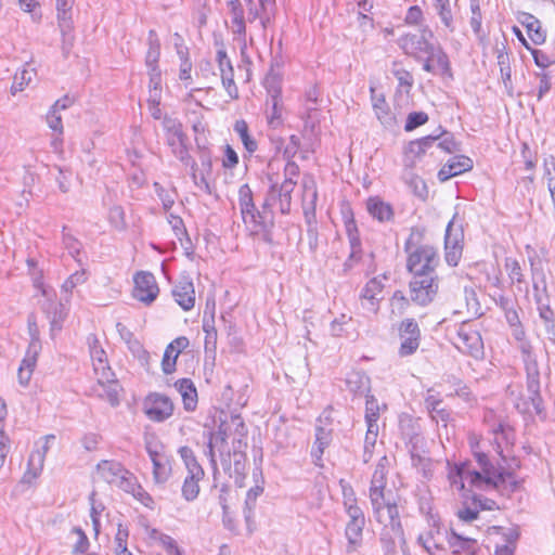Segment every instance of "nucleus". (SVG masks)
<instances>
[{
    "label": "nucleus",
    "mask_w": 555,
    "mask_h": 555,
    "mask_svg": "<svg viewBox=\"0 0 555 555\" xmlns=\"http://www.w3.org/2000/svg\"><path fill=\"white\" fill-rule=\"evenodd\" d=\"M133 298L145 305H151L157 298L159 288L152 273L145 271L138 272L133 278Z\"/></svg>",
    "instance_id": "2eb2a0df"
},
{
    "label": "nucleus",
    "mask_w": 555,
    "mask_h": 555,
    "mask_svg": "<svg viewBox=\"0 0 555 555\" xmlns=\"http://www.w3.org/2000/svg\"><path fill=\"white\" fill-rule=\"evenodd\" d=\"M439 289L437 274H413L409 283V295L417 306H428L434 301Z\"/></svg>",
    "instance_id": "0eeeda50"
},
{
    "label": "nucleus",
    "mask_w": 555,
    "mask_h": 555,
    "mask_svg": "<svg viewBox=\"0 0 555 555\" xmlns=\"http://www.w3.org/2000/svg\"><path fill=\"white\" fill-rule=\"evenodd\" d=\"M365 522L360 521H349L346 526V538L348 540V544L346 547L347 553L354 552L358 546H360L362 541V531Z\"/></svg>",
    "instance_id": "e433bc0d"
},
{
    "label": "nucleus",
    "mask_w": 555,
    "mask_h": 555,
    "mask_svg": "<svg viewBox=\"0 0 555 555\" xmlns=\"http://www.w3.org/2000/svg\"><path fill=\"white\" fill-rule=\"evenodd\" d=\"M456 348L475 359L483 356V343L480 334L470 327H461L455 343Z\"/></svg>",
    "instance_id": "f3484780"
},
{
    "label": "nucleus",
    "mask_w": 555,
    "mask_h": 555,
    "mask_svg": "<svg viewBox=\"0 0 555 555\" xmlns=\"http://www.w3.org/2000/svg\"><path fill=\"white\" fill-rule=\"evenodd\" d=\"M144 412L153 422H164L173 413L171 400L160 393H151L144 401Z\"/></svg>",
    "instance_id": "dca6fc26"
},
{
    "label": "nucleus",
    "mask_w": 555,
    "mask_h": 555,
    "mask_svg": "<svg viewBox=\"0 0 555 555\" xmlns=\"http://www.w3.org/2000/svg\"><path fill=\"white\" fill-rule=\"evenodd\" d=\"M386 279V275L375 276L371 279L361 291V305L366 311L371 313H376L378 311L379 300L383 298V281Z\"/></svg>",
    "instance_id": "a211bd4d"
},
{
    "label": "nucleus",
    "mask_w": 555,
    "mask_h": 555,
    "mask_svg": "<svg viewBox=\"0 0 555 555\" xmlns=\"http://www.w3.org/2000/svg\"><path fill=\"white\" fill-rule=\"evenodd\" d=\"M108 221L114 228H116L118 230L124 229L125 228L124 209L120 206L112 207L108 212Z\"/></svg>",
    "instance_id": "e2e57ef3"
},
{
    "label": "nucleus",
    "mask_w": 555,
    "mask_h": 555,
    "mask_svg": "<svg viewBox=\"0 0 555 555\" xmlns=\"http://www.w3.org/2000/svg\"><path fill=\"white\" fill-rule=\"evenodd\" d=\"M379 418V405L377 400L372 395H366L365 402V422L366 426L370 424H377Z\"/></svg>",
    "instance_id": "09e8293b"
},
{
    "label": "nucleus",
    "mask_w": 555,
    "mask_h": 555,
    "mask_svg": "<svg viewBox=\"0 0 555 555\" xmlns=\"http://www.w3.org/2000/svg\"><path fill=\"white\" fill-rule=\"evenodd\" d=\"M122 474L127 469L119 462L103 460L95 467L94 478L115 486Z\"/></svg>",
    "instance_id": "b1692460"
},
{
    "label": "nucleus",
    "mask_w": 555,
    "mask_h": 555,
    "mask_svg": "<svg viewBox=\"0 0 555 555\" xmlns=\"http://www.w3.org/2000/svg\"><path fill=\"white\" fill-rule=\"evenodd\" d=\"M378 436V425L370 424L366 429L364 446H363V462L369 463L373 456V451Z\"/></svg>",
    "instance_id": "58836bf2"
},
{
    "label": "nucleus",
    "mask_w": 555,
    "mask_h": 555,
    "mask_svg": "<svg viewBox=\"0 0 555 555\" xmlns=\"http://www.w3.org/2000/svg\"><path fill=\"white\" fill-rule=\"evenodd\" d=\"M518 22L526 28L528 37L534 44H542L546 39V33L542 29L541 22L530 13L520 12Z\"/></svg>",
    "instance_id": "a878e982"
},
{
    "label": "nucleus",
    "mask_w": 555,
    "mask_h": 555,
    "mask_svg": "<svg viewBox=\"0 0 555 555\" xmlns=\"http://www.w3.org/2000/svg\"><path fill=\"white\" fill-rule=\"evenodd\" d=\"M47 122L52 130L57 131L59 133L63 132L62 117L59 111L50 108L47 115Z\"/></svg>",
    "instance_id": "774afa93"
},
{
    "label": "nucleus",
    "mask_w": 555,
    "mask_h": 555,
    "mask_svg": "<svg viewBox=\"0 0 555 555\" xmlns=\"http://www.w3.org/2000/svg\"><path fill=\"white\" fill-rule=\"evenodd\" d=\"M426 152V147L423 142L418 140L412 141L409 144L406 157L404 160V166L412 168L415 164L414 159H410V155L412 154L414 157H421Z\"/></svg>",
    "instance_id": "4d7b16f0"
},
{
    "label": "nucleus",
    "mask_w": 555,
    "mask_h": 555,
    "mask_svg": "<svg viewBox=\"0 0 555 555\" xmlns=\"http://www.w3.org/2000/svg\"><path fill=\"white\" fill-rule=\"evenodd\" d=\"M319 425L315 427V441L314 446L311 450V456L314 459V463L317 465H321L319 462L322 459L324 450L331 444L332 442V429L322 426V420H319Z\"/></svg>",
    "instance_id": "c85d7f7f"
},
{
    "label": "nucleus",
    "mask_w": 555,
    "mask_h": 555,
    "mask_svg": "<svg viewBox=\"0 0 555 555\" xmlns=\"http://www.w3.org/2000/svg\"><path fill=\"white\" fill-rule=\"evenodd\" d=\"M420 62L423 69L433 75H447L450 73V62L446 52L439 46H433Z\"/></svg>",
    "instance_id": "6ab92c4d"
},
{
    "label": "nucleus",
    "mask_w": 555,
    "mask_h": 555,
    "mask_svg": "<svg viewBox=\"0 0 555 555\" xmlns=\"http://www.w3.org/2000/svg\"><path fill=\"white\" fill-rule=\"evenodd\" d=\"M389 467H390L389 459L386 455L382 456L373 472L371 480L387 481V475L389 473Z\"/></svg>",
    "instance_id": "680f3d73"
},
{
    "label": "nucleus",
    "mask_w": 555,
    "mask_h": 555,
    "mask_svg": "<svg viewBox=\"0 0 555 555\" xmlns=\"http://www.w3.org/2000/svg\"><path fill=\"white\" fill-rule=\"evenodd\" d=\"M296 181L284 180L281 185L276 181H271L269 196L270 198H278L280 203V210L286 215L291 211L292 193L296 185Z\"/></svg>",
    "instance_id": "5701e85b"
},
{
    "label": "nucleus",
    "mask_w": 555,
    "mask_h": 555,
    "mask_svg": "<svg viewBox=\"0 0 555 555\" xmlns=\"http://www.w3.org/2000/svg\"><path fill=\"white\" fill-rule=\"evenodd\" d=\"M63 244L64 247L68 250L69 255L78 262H80V259L78 258L81 249V243L76 240L73 235L69 233H65V230L63 231Z\"/></svg>",
    "instance_id": "6e6d98bb"
},
{
    "label": "nucleus",
    "mask_w": 555,
    "mask_h": 555,
    "mask_svg": "<svg viewBox=\"0 0 555 555\" xmlns=\"http://www.w3.org/2000/svg\"><path fill=\"white\" fill-rule=\"evenodd\" d=\"M34 286L41 292L43 297H46V302L42 305V309L50 321L51 332L54 333L61 331L63 321L66 317L63 304L53 299V291L44 286L40 276H34Z\"/></svg>",
    "instance_id": "9d476101"
},
{
    "label": "nucleus",
    "mask_w": 555,
    "mask_h": 555,
    "mask_svg": "<svg viewBox=\"0 0 555 555\" xmlns=\"http://www.w3.org/2000/svg\"><path fill=\"white\" fill-rule=\"evenodd\" d=\"M412 464L425 478L433 475V462L429 457L412 453Z\"/></svg>",
    "instance_id": "864d4df0"
},
{
    "label": "nucleus",
    "mask_w": 555,
    "mask_h": 555,
    "mask_svg": "<svg viewBox=\"0 0 555 555\" xmlns=\"http://www.w3.org/2000/svg\"><path fill=\"white\" fill-rule=\"evenodd\" d=\"M115 487H117V488L124 490L125 492L130 493V494L133 495L135 490L139 487V483H138L137 478L134 477V475L127 469V474H122L119 477V479H118L117 483L115 485Z\"/></svg>",
    "instance_id": "3c124183"
},
{
    "label": "nucleus",
    "mask_w": 555,
    "mask_h": 555,
    "mask_svg": "<svg viewBox=\"0 0 555 555\" xmlns=\"http://www.w3.org/2000/svg\"><path fill=\"white\" fill-rule=\"evenodd\" d=\"M391 73L397 78L399 86L405 88V91L409 92L414 83L412 74L398 63L393 64Z\"/></svg>",
    "instance_id": "de8ad7c7"
},
{
    "label": "nucleus",
    "mask_w": 555,
    "mask_h": 555,
    "mask_svg": "<svg viewBox=\"0 0 555 555\" xmlns=\"http://www.w3.org/2000/svg\"><path fill=\"white\" fill-rule=\"evenodd\" d=\"M400 357H409L416 352L421 343V330L414 319H404L399 325Z\"/></svg>",
    "instance_id": "ddd939ff"
},
{
    "label": "nucleus",
    "mask_w": 555,
    "mask_h": 555,
    "mask_svg": "<svg viewBox=\"0 0 555 555\" xmlns=\"http://www.w3.org/2000/svg\"><path fill=\"white\" fill-rule=\"evenodd\" d=\"M75 0H55L57 12V24L62 35V52L65 57L70 53L74 42V23L72 18V10Z\"/></svg>",
    "instance_id": "1a4fd4ad"
},
{
    "label": "nucleus",
    "mask_w": 555,
    "mask_h": 555,
    "mask_svg": "<svg viewBox=\"0 0 555 555\" xmlns=\"http://www.w3.org/2000/svg\"><path fill=\"white\" fill-rule=\"evenodd\" d=\"M533 287L535 291L534 297L539 311V318L543 323L544 333L546 334L550 343L555 345V313L547 304V296L545 294L546 284L543 282L541 289L537 283L533 285Z\"/></svg>",
    "instance_id": "4468645a"
},
{
    "label": "nucleus",
    "mask_w": 555,
    "mask_h": 555,
    "mask_svg": "<svg viewBox=\"0 0 555 555\" xmlns=\"http://www.w3.org/2000/svg\"><path fill=\"white\" fill-rule=\"evenodd\" d=\"M54 441V435H47L36 443V449L29 455L27 469L22 479L23 482L31 483L40 476L43 469L46 455Z\"/></svg>",
    "instance_id": "9b49d317"
},
{
    "label": "nucleus",
    "mask_w": 555,
    "mask_h": 555,
    "mask_svg": "<svg viewBox=\"0 0 555 555\" xmlns=\"http://www.w3.org/2000/svg\"><path fill=\"white\" fill-rule=\"evenodd\" d=\"M238 204L242 219L253 233L268 232L273 225V215L270 210L269 199L263 203L261 211L257 210L253 199V192L248 184L241 185L238 190Z\"/></svg>",
    "instance_id": "39448f33"
},
{
    "label": "nucleus",
    "mask_w": 555,
    "mask_h": 555,
    "mask_svg": "<svg viewBox=\"0 0 555 555\" xmlns=\"http://www.w3.org/2000/svg\"><path fill=\"white\" fill-rule=\"evenodd\" d=\"M421 233L412 230L404 244L408 255L406 269L412 274H436L439 263L437 249L430 245H420Z\"/></svg>",
    "instance_id": "20e7f679"
},
{
    "label": "nucleus",
    "mask_w": 555,
    "mask_h": 555,
    "mask_svg": "<svg viewBox=\"0 0 555 555\" xmlns=\"http://www.w3.org/2000/svg\"><path fill=\"white\" fill-rule=\"evenodd\" d=\"M175 352L167 346L162 361V369L165 374H171L176 370L178 358L173 357Z\"/></svg>",
    "instance_id": "338daca9"
},
{
    "label": "nucleus",
    "mask_w": 555,
    "mask_h": 555,
    "mask_svg": "<svg viewBox=\"0 0 555 555\" xmlns=\"http://www.w3.org/2000/svg\"><path fill=\"white\" fill-rule=\"evenodd\" d=\"M41 350V343L37 338L30 340L26 354L22 360L17 372V378L21 385L26 386L33 375L34 369L37 363L38 354Z\"/></svg>",
    "instance_id": "4be33fe9"
},
{
    "label": "nucleus",
    "mask_w": 555,
    "mask_h": 555,
    "mask_svg": "<svg viewBox=\"0 0 555 555\" xmlns=\"http://www.w3.org/2000/svg\"><path fill=\"white\" fill-rule=\"evenodd\" d=\"M172 295L177 304L185 311L191 310L195 304V291L192 281L181 280L173 288Z\"/></svg>",
    "instance_id": "bb28decb"
},
{
    "label": "nucleus",
    "mask_w": 555,
    "mask_h": 555,
    "mask_svg": "<svg viewBox=\"0 0 555 555\" xmlns=\"http://www.w3.org/2000/svg\"><path fill=\"white\" fill-rule=\"evenodd\" d=\"M302 208H304V216L305 220L309 227V231L314 230L317 225V219H315V205L317 199H307L302 201Z\"/></svg>",
    "instance_id": "5fc2aeb1"
},
{
    "label": "nucleus",
    "mask_w": 555,
    "mask_h": 555,
    "mask_svg": "<svg viewBox=\"0 0 555 555\" xmlns=\"http://www.w3.org/2000/svg\"><path fill=\"white\" fill-rule=\"evenodd\" d=\"M433 8L436 14L439 16L443 26L450 31L455 30L454 25V11L451 4V0H433Z\"/></svg>",
    "instance_id": "473e14b6"
},
{
    "label": "nucleus",
    "mask_w": 555,
    "mask_h": 555,
    "mask_svg": "<svg viewBox=\"0 0 555 555\" xmlns=\"http://www.w3.org/2000/svg\"><path fill=\"white\" fill-rule=\"evenodd\" d=\"M448 163L451 166L454 176L469 171L473 168V160L464 155L454 156L449 159Z\"/></svg>",
    "instance_id": "8fccbe9b"
},
{
    "label": "nucleus",
    "mask_w": 555,
    "mask_h": 555,
    "mask_svg": "<svg viewBox=\"0 0 555 555\" xmlns=\"http://www.w3.org/2000/svg\"><path fill=\"white\" fill-rule=\"evenodd\" d=\"M222 85L232 100L238 98V90L234 82V74L228 73L221 76Z\"/></svg>",
    "instance_id": "69168bd1"
},
{
    "label": "nucleus",
    "mask_w": 555,
    "mask_h": 555,
    "mask_svg": "<svg viewBox=\"0 0 555 555\" xmlns=\"http://www.w3.org/2000/svg\"><path fill=\"white\" fill-rule=\"evenodd\" d=\"M447 542L449 547L452 550V553L455 555H460L462 553H464V555L474 554V539L464 538L455 532H452L447 537Z\"/></svg>",
    "instance_id": "f704fd0d"
},
{
    "label": "nucleus",
    "mask_w": 555,
    "mask_h": 555,
    "mask_svg": "<svg viewBox=\"0 0 555 555\" xmlns=\"http://www.w3.org/2000/svg\"><path fill=\"white\" fill-rule=\"evenodd\" d=\"M146 451L153 464L155 483H165L171 475V461L169 456L157 448H153L151 443H147Z\"/></svg>",
    "instance_id": "aec40b11"
},
{
    "label": "nucleus",
    "mask_w": 555,
    "mask_h": 555,
    "mask_svg": "<svg viewBox=\"0 0 555 555\" xmlns=\"http://www.w3.org/2000/svg\"><path fill=\"white\" fill-rule=\"evenodd\" d=\"M346 383L349 390L357 393L364 392L365 390L369 389L370 379L364 374L354 372L349 374V376L346 379Z\"/></svg>",
    "instance_id": "a18cd8bd"
},
{
    "label": "nucleus",
    "mask_w": 555,
    "mask_h": 555,
    "mask_svg": "<svg viewBox=\"0 0 555 555\" xmlns=\"http://www.w3.org/2000/svg\"><path fill=\"white\" fill-rule=\"evenodd\" d=\"M88 280V272L86 269H80L70 274L65 282L62 284V293L65 294L64 300L68 301L72 295V292L78 285H82Z\"/></svg>",
    "instance_id": "4c0bfd02"
},
{
    "label": "nucleus",
    "mask_w": 555,
    "mask_h": 555,
    "mask_svg": "<svg viewBox=\"0 0 555 555\" xmlns=\"http://www.w3.org/2000/svg\"><path fill=\"white\" fill-rule=\"evenodd\" d=\"M434 34L428 26H424L416 33H408L399 38L398 44L406 55L416 61L424 59L425 53L434 46L430 42Z\"/></svg>",
    "instance_id": "6e6552de"
},
{
    "label": "nucleus",
    "mask_w": 555,
    "mask_h": 555,
    "mask_svg": "<svg viewBox=\"0 0 555 555\" xmlns=\"http://www.w3.org/2000/svg\"><path fill=\"white\" fill-rule=\"evenodd\" d=\"M147 43L145 65L149 69H159L157 64L160 56V42L155 30L149 31Z\"/></svg>",
    "instance_id": "c9c22d12"
},
{
    "label": "nucleus",
    "mask_w": 555,
    "mask_h": 555,
    "mask_svg": "<svg viewBox=\"0 0 555 555\" xmlns=\"http://www.w3.org/2000/svg\"><path fill=\"white\" fill-rule=\"evenodd\" d=\"M369 214L380 222L389 221L393 217L392 207L379 197H370L366 202Z\"/></svg>",
    "instance_id": "2f4dec72"
},
{
    "label": "nucleus",
    "mask_w": 555,
    "mask_h": 555,
    "mask_svg": "<svg viewBox=\"0 0 555 555\" xmlns=\"http://www.w3.org/2000/svg\"><path fill=\"white\" fill-rule=\"evenodd\" d=\"M318 96H319V91L317 90V88H312L306 93V113H305V116H302L305 118L306 127L314 126L313 120H312L313 119L312 113L314 111H317L315 104L318 101Z\"/></svg>",
    "instance_id": "49530a36"
},
{
    "label": "nucleus",
    "mask_w": 555,
    "mask_h": 555,
    "mask_svg": "<svg viewBox=\"0 0 555 555\" xmlns=\"http://www.w3.org/2000/svg\"><path fill=\"white\" fill-rule=\"evenodd\" d=\"M163 127L167 133L168 144L173 149V152L183 159L186 151L184 149L185 135L182 131V124L177 118L165 116Z\"/></svg>",
    "instance_id": "412c9836"
},
{
    "label": "nucleus",
    "mask_w": 555,
    "mask_h": 555,
    "mask_svg": "<svg viewBox=\"0 0 555 555\" xmlns=\"http://www.w3.org/2000/svg\"><path fill=\"white\" fill-rule=\"evenodd\" d=\"M387 481L371 480L369 498L378 522L384 525L382 542L385 550L390 553L395 550V539L404 542V533L399 518V511L391 498V492L386 491Z\"/></svg>",
    "instance_id": "f03ea898"
},
{
    "label": "nucleus",
    "mask_w": 555,
    "mask_h": 555,
    "mask_svg": "<svg viewBox=\"0 0 555 555\" xmlns=\"http://www.w3.org/2000/svg\"><path fill=\"white\" fill-rule=\"evenodd\" d=\"M470 12L472 16L469 20V24L476 35L479 34L481 29V12H480V4L478 0H470Z\"/></svg>",
    "instance_id": "052dcab7"
},
{
    "label": "nucleus",
    "mask_w": 555,
    "mask_h": 555,
    "mask_svg": "<svg viewBox=\"0 0 555 555\" xmlns=\"http://www.w3.org/2000/svg\"><path fill=\"white\" fill-rule=\"evenodd\" d=\"M262 492L263 488L260 486L253 487L248 490L246 494L244 508V516L247 522H249L253 519L257 499L261 495Z\"/></svg>",
    "instance_id": "c03bdc74"
},
{
    "label": "nucleus",
    "mask_w": 555,
    "mask_h": 555,
    "mask_svg": "<svg viewBox=\"0 0 555 555\" xmlns=\"http://www.w3.org/2000/svg\"><path fill=\"white\" fill-rule=\"evenodd\" d=\"M448 531L444 530L439 520L435 517L428 519V528L417 537V544L429 555H436V551L444 550L443 542L447 540Z\"/></svg>",
    "instance_id": "f8f14e48"
},
{
    "label": "nucleus",
    "mask_w": 555,
    "mask_h": 555,
    "mask_svg": "<svg viewBox=\"0 0 555 555\" xmlns=\"http://www.w3.org/2000/svg\"><path fill=\"white\" fill-rule=\"evenodd\" d=\"M428 115L424 112H413L408 115L406 122L404 126L405 131H412L415 128L426 124Z\"/></svg>",
    "instance_id": "bf43d9fd"
},
{
    "label": "nucleus",
    "mask_w": 555,
    "mask_h": 555,
    "mask_svg": "<svg viewBox=\"0 0 555 555\" xmlns=\"http://www.w3.org/2000/svg\"><path fill=\"white\" fill-rule=\"evenodd\" d=\"M479 442L475 437L470 438V447L478 463V468L470 463H462L450 468L449 481L453 489L461 491L468 482L472 488L479 490L498 489L500 486L513 479V474L502 467L494 466L488 455L478 451Z\"/></svg>",
    "instance_id": "f257e3e1"
},
{
    "label": "nucleus",
    "mask_w": 555,
    "mask_h": 555,
    "mask_svg": "<svg viewBox=\"0 0 555 555\" xmlns=\"http://www.w3.org/2000/svg\"><path fill=\"white\" fill-rule=\"evenodd\" d=\"M90 357L92 360L93 371L96 376V385L93 391L98 397L108 401L113 406L119 403L118 393L120 386L115 379V374L107 362L105 350L100 346L96 336L92 335L88 338Z\"/></svg>",
    "instance_id": "7ed1b4c3"
},
{
    "label": "nucleus",
    "mask_w": 555,
    "mask_h": 555,
    "mask_svg": "<svg viewBox=\"0 0 555 555\" xmlns=\"http://www.w3.org/2000/svg\"><path fill=\"white\" fill-rule=\"evenodd\" d=\"M408 168L409 167H405L402 175L404 183L411 189L414 195L423 201L426 199L428 196V189L425 181Z\"/></svg>",
    "instance_id": "72a5a7b5"
},
{
    "label": "nucleus",
    "mask_w": 555,
    "mask_h": 555,
    "mask_svg": "<svg viewBox=\"0 0 555 555\" xmlns=\"http://www.w3.org/2000/svg\"><path fill=\"white\" fill-rule=\"evenodd\" d=\"M301 186L304 191L302 201L310 198L318 199V191L313 177L305 175L301 181Z\"/></svg>",
    "instance_id": "13d9d810"
},
{
    "label": "nucleus",
    "mask_w": 555,
    "mask_h": 555,
    "mask_svg": "<svg viewBox=\"0 0 555 555\" xmlns=\"http://www.w3.org/2000/svg\"><path fill=\"white\" fill-rule=\"evenodd\" d=\"M526 373H527V399L520 397L515 401V406L521 413H531L534 411L537 414L542 411V397L540 393V371L535 357L525 359Z\"/></svg>",
    "instance_id": "423d86ee"
},
{
    "label": "nucleus",
    "mask_w": 555,
    "mask_h": 555,
    "mask_svg": "<svg viewBox=\"0 0 555 555\" xmlns=\"http://www.w3.org/2000/svg\"><path fill=\"white\" fill-rule=\"evenodd\" d=\"M371 101L374 113L377 119L385 127H393L396 125V117L391 113L389 105L387 104L384 94H376L374 87L370 88Z\"/></svg>",
    "instance_id": "393cba45"
},
{
    "label": "nucleus",
    "mask_w": 555,
    "mask_h": 555,
    "mask_svg": "<svg viewBox=\"0 0 555 555\" xmlns=\"http://www.w3.org/2000/svg\"><path fill=\"white\" fill-rule=\"evenodd\" d=\"M179 454L185 465V468H193V467H199L201 464L197 462L196 456L194 455V452L189 447H181L179 449Z\"/></svg>",
    "instance_id": "0e129e2a"
},
{
    "label": "nucleus",
    "mask_w": 555,
    "mask_h": 555,
    "mask_svg": "<svg viewBox=\"0 0 555 555\" xmlns=\"http://www.w3.org/2000/svg\"><path fill=\"white\" fill-rule=\"evenodd\" d=\"M175 386L182 397L184 409L194 411L197 404V391L193 382L189 378H182L177 380Z\"/></svg>",
    "instance_id": "7c9ffc66"
},
{
    "label": "nucleus",
    "mask_w": 555,
    "mask_h": 555,
    "mask_svg": "<svg viewBox=\"0 0 555 555\" xmlns=\"http://www.w3.org/2000/svg\"><path fill=\"white\" fill-rule=\"evenodd\" d=\"M150 538L153 541L159 543L168 552L169 555H181L175 540L171 537L156 529H153L150 532Z\"/></svg>",
    "instance_id": "79ce46f5"
},
{
    "label": "nucleus",
    "mask_w": 555,
    "mask_h": 555,
    "mask_svg": "<svg viewBox=\"0 0 555 555\" xmlns=\"http://www.w3.org/2000/svg\"><path fill=\"white\" fill-rule=\"evenodd\" d=\"M234 131L240 135V139L248 153L251 154L257 150V142L249 135L248 125L245 120H236L234 124Z\"/></svg>",
    "instance_id": "ea45409f"
},
{
    "label": "nucleus",
    "mask_w": 555,
    "mask_h": 555,
    "mask_svg": "<svg viewBox=\"0 0 555 555\" xmlns=\"http://www.w3.org/2000/svg\"><path fill=\"white\" fill-rule=\"evenodd\" d=\"M202 479L184 478L182 485V496L186 501H194L199 493V481Z\"/></svg>",
    "instance_id": "603ef678"
},
{
    "label": "nucleus",
    "mask_w": 555,
    "mask_h": 555,
    "mask_svg": "<svg viewBox=\"0 0 555 555\" xmlns=\"http://www.w3.org/2000/svg\"><path fill=\"white\" fill-rule=\"evenodd\" d=\"M36 72L34 68H24L21 72L16 73L13 78V83L11 87L12 94L16 92L23 91L26 86L33 80Z\"/></svg>",
    "instance_id": "37998d69"
},
{
    "label": "nucleus",
    "mask_w": 555,
    "mask_h": 555,
    "mask_svg": "<svg viewBox=\"0 0 555 555\" xmlns=\"http://www.w3.org/2000/svg\"><path fill=\"white\" fill-rule=\"evenodd\" d=\"M463 230L460 224H456L454 218L448 223L444 235V248L450 246H462Z\"/></svg>",
    "instance_id": "a19ab883"
},
{
    "label": "nucleus",
    "mask_w": 555,
    "mask_h": 555,
    "mask_svg": "<svg viewBox=\"0 0 555 555\" xmlns=\"http://www.w3.org/2000/svg\"><path fill=\"white\" fill-rule=\"evenodd\" d=\"M231 16V31L240 38H245L246 24L244 9L240 0H230L228 2Z\"/></svg>",
    "instance_id": "c756f323"
},
{
    "label": "nucleus",
    "mask_w": 555,
    "mask_h": 555,
    "mask_svg": "<svg viewBox=\"0 0 555 555\" xmlns=\"http://www.w3.org/2000/svg\"><path fill=\"white\" fill-rule=\"evenodd\" d=\"M205 437L208 439L210 447H215L221 456V464L225 470L231 469V453L225 450L227 447V433L221 427L217 431H207Z\"/></svg>",
    "instance_id": "cd10ccee"
}]
</instances>
